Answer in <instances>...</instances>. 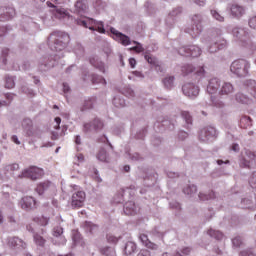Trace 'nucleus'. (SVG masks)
<instances>
[{
	"mask_svg": "<svg viewBox=\"0 0 256 256\" xmlns=\"http://www.w3.org/2000/svg\"><path fill=\"white\" fill-rule=\"evenodd\" d=\"M26 93H28L30 95V97H35V92H33V90H27Z\"/></svg>",
	"mask_w": 256,
	"mask_h": 256,
	"instance_id": "774afa93",
	"label": "nucleus"
},
{
	"mask_svg": "<svg viewBox=\"0 0 256 256\" xmlns=\"http://www.w3.org/2000/svg\"><path fill=\"white\" fill-rule=\"evenodd\" d=\"M235 91L233 84L229 82H223L219 89V95H231Z\"/></svg>",
	"mask_w": 256,
	"mask_h": 256,
	"instance_id": "6ab92c4d",
	"label": "nucleus"
},
{
	"mask_svg": "<svg viewBox=\"0 0 256 256\" xmlns=\"http://www.w3.org/2000/svg\"><path fill=\"white\" fill-rule=\"evenodd\" d=\"M178 53L183 57H200L201 48L199 46L191 45L179 48Z\"/></svg>",
	"mask_w": 256,
	"mask_h": 256,
	"instance_id": "0eeeda50",
	"label": "nucleus"
},
{
	"mask_svg": "<svg viewBox=\"0 0 256 256\" xmlns=\"http://www.w3.org/2000/svg\"><path fill=\"white\" fill-rule=\"evenodd\" d=\"M173 81H175V77H173V76L166 77L163 80V83H164V86L166 87V89H171V87H173Z\"/></svg>",
	"mask_w": 256,
	"mask_h": 256,
	"instance_id": "58836bf2",
	"label": "nucleus"
},
{
	"mask_svg": "<svg viewBox=\"0 0 256 256\" xmlns=\"http://www.w3.org/2000/svg\"><path fill=\"white\" fill-rule=\"evenodd\" d=\"M105 124L99 118H94L92 121L84 124V131H101Z\"/></svg>",
	"mask_w": 256,
	"mask_h": 256,
	"instance_id": "1a4fd4ad",
	"label": "nucleus"
},
{
	"mask_svg": "<svg viewBox=\"0 0 256 256\" xmlns=\"http://www.w3.org/2000/svg\"><path fill=\"white\" fill-rule=\"evenodd\" d=\"M250 69L251 63L245 59L235 60L230 65V71L233 75H236V77H247Z\"/></svg>",
	"mask_w": 256,
	"mask_h": 256,
	"instance_id": "f257e3e1",
	"label": "nucleus"
},
{
	"mask_svg": "<svg viewBox=\"0 0 256 256\" xmlns=\"http://www.w3.org/2000/svg\"><path fill=\"white\" fill-rule=\"evenodd\" d=\"M11 19V16H3L0 18V21H9Z\"/></svg>",
	"mask_w": 256,
	"mask_h": 256,
	"instance_id": "338daca9",
	"label": "nucleus"
},
{
	"mask_svg": "<svg viewBox=\"0 0 256 256\" xmlns=\"http://www.w3.org/2000/svg\"><path fill=\"white\" fill-rule=\"evenodd\" d=\"M232 151H235V152L239 151V144H233Z\"/></svg>",
	"mask_w": 256,
	"mask_h": 256,
	"instance_id": "e2e57ef3",
	"label": "nucleus"
},
{
	"mask_svg": "<svg viewBox=\"0 0 256 256\" xmlns=\"http://www.w3.org/2000/svg\"><path fill=\"white\" fill-rule=\"evenodd\" d=\"M129 65L132 69H135V66L137 65V60H135V58H130Z\"/></svg>",
	"mask_w": 256,
	"mask_h": 256,
	"instance_id": "864d4df0",
	"label": "nucleus"
},
{
	"mask_svg": "<svg viewBox=\"0 0 256 256\" xmlns=\"http://www.w3.org/2000/svg\"><path fill=\"white\" fill-rule=\"evenodd\" d=\"M232 34L234 37H236V39H241V36L245 35V30H243L241 28H234L232 30Z\"/></svg>",
	"mask_w": 256,
	"mask_h": 256,
	"instance_id": "a19ab883",
	"label": "nucleus"
},
{
	"mask_svg": "<svg viewBox=\"0 0 256 256\" xmlns=\"http://www.w3.org/2000/svg\"><path fill=\"white\" fill-rule=\"evenodd\" d=\"M9 55V49L5 48L2 50V61L3 64L5 65L7 63V56Z\"/></svg>",
	"mask_w": 256,
	"mask_h": 256,
	"instance_id": "de8ad7c7",
	"label": "nucleus"
},
{
	"mask_svg": "<svg viewBox=\"0 0 256 256\" xmlns=\"http://www.w3.org/2000/svg\"><path fill=\"white\" fill-rule=\"evenodd\" d=\"M63 91L64 93H69V85L67 83H63Z\"/></svg>",
	"mask_w": 256,
	"mask_h": 256,
	"instance_id": "bf43d9fd",
	"label": "nucleus"
},
{
	"mask_svg": "<svg viewBox=\"0 0 256 256\" xmlns=\"http://www.w3.org/2000/svg\"><path fill=\"white\" fill-rule=\"evenodd\" d=\"M183 193H185V195H193V193H197V186L188 185L183 189Z\"/></svg>",
	"mask_w": 256,
	"mask_h": 256,
	"instance_id": "c9c22d12",
	"label": "nucleus"
},
{
	"mask_svg": "<svg viewBox=\"0 0 256 256\" xmlns=\"http://www.w3.org/2000/svg\"><path fill=\"white\" fill-rule=\"evenodd\" d=\"M106 239L108 243H114V244L118 243L119 241V238H117L116 236H113L112 234H107Z\"/></svg>",
	"mask_w": 256,
	"mask_h": 256,
	"instance_id": "a18cd8bd",
	"label": "nucleus"
},
{
	"mask_svg": "<svg viewBox=\"0 0 256 256\" xmlns=\"http://www.w3.org/2000/svg\"><path fill=\"white\" fill-rule=\"evenodd\" d=\"M97 160L102 161V163H107L109 161V155H107V151L101 148L97 154Z\"/></svg>",
	"mask_w": 256,
	"mask_h": 256,
	"instance_id": "c756f323",
	"label": "nucleus"
},
{
	"mask_svg": "<svg viewBox=\"0 0 256 256\" xmlns=\"http://www.w3.org/2000/svg\"><path fill=\"white\" fill-rule=\"evenodd\" d=\"M34 242L36 243V245H39V247H43L45 245V238H43V236L39 235V234H35L34 235Z\"/></svg>",
	"mask_w": 256,
	"mask_h": 256,
	"instance_id": "e433bc0d",
	"label": "nucleus"
},
{
	"mask_svg": "<svg viewBox=\"0 0 256 256\" xmlns=\"http://www.w3.org/2000/svg\"><path fill=\"white\" fill-rule=\"evenodd\" d=\"M52 16L55 19H67V17H69V12H67V10H65V8H54L51 10Z\"/></svg>",
	"mask_w": 256,
	"mask_h": 256,
	"instance_id": "f3484780",
	"label": "nucleus"
},
{
	"mask_svg": "<svg viewBox=\"0 0 256 256\" xmlns=\"http://www.w3.org/2000/svg\"><path fill=\"white\" fill-rule=\"evenodd\" d=\"M240 256H255L250 250L243 251L240 253Z\"/></svg>",
	"mask_w": 256,
	"mask_h": 256,
	"instance_id": "6e6d98bb",
	"label": "nucleus"
},
{
	"mask_svg": "<svg viewBox=\"0 0 256 256\" xmlns=\"http://www.w3.org/2000/svg\"><path fill=\"white\" fill-rule=\"evenodd\" d=\"M208 235H210V237H214V239H217L218 241L223 238V233L218 230L210 229L208 230Z\"/></svg>",
	"mask_w": 256,
	"mask_h": 256,
	"instance_id": "f704fd0d",
	"label": "nucleus"
},
{
	"mask_svg": "<svg viewBox=\"0 0 256 256\" xmlns=\"http://www.w3.org/2000/svg\"><path fill=\"white\" fill-rule=\"evenodd\" d=\"M137 256H151V252L149 250H141Z\"/></svg>",
	"mask_w": 256,
	"mask_h": 256,
	"instance_id": "603ef678",
	"label": "nucleus"
},
{
	"mask_svg": "<svg viewBox=\"0 0 256 256\" xmlns=\"http://www.w3.org/2000/svg\"><path fill=\"white\" fill-rule=\"evenodd\" d=\"M215 135H217V131L214 127L209 126L200 131L199 139L201 141H207L211 139V137H215Z\"/></svg>",
	"mask_w": 256,
	"mask_h": 256,
	"instance_id": "f8f14e48",
	"label": "nucleus"
},
{
	"mask_svg": "<svg viewBox=\"0 0 256 256\" xmlns=\"http://www.w3.org/2000/svg\"><path fill=\"white\" fill-rule=\"evenodd\" d=\"M75 143L76 145H81V136H76Z\"/></svg>",
	"mask_w": 256,
	"mask_h": 256,
	"instance_id": "0e129e2a",
	"label": "nucleus"
},
{
	"mask_svg": "<svg viewBox=\"0 0 256 256\" xmlns=\"http://www.w3.org/2000/svg\"><path fill=\"white\" fill-rule=\"evenodd\" d=\"M51 187V182L46 181L38 184L36 191L39 193V195H42L44 191H47Z\"/></svg>",
	"mask_w": 256,
	"mask_h": 256,
	"instance_id": "2f4dec72",
	"label": "nucleus"
},
{
	"mask_svg": "<svg viewBox=\"0 0 256 256\" xmlns=\"http://www.w3.org/2000/svg\"><path fill=\"white\" fill-rule=\"evenodd\" d=\"M182 253H183V255H189V253H191V248H184L182 250Z\"/></svg>",
	"mask_w": 256,
	"mask_h": 256,
	"instance_id": "052dcab7",
	"label": "nucleus"
},
{
	"mask_svg": "<svg viewBox=\"0 0 256 256\" xmlns=\"http://www.w3.org/2000/svg\"><path fill=\"white\" fill-rule=\"evenodd\" d=\"M182 117L183 119H185L188 125L193 123V118L191 117V114H189V112H182Z\"/></svg>",
	"mask_w": 256,
	"mask_h": 256,
	"instance_id": "c03bdc74",
	"label": "nucleus"
},
{
	"mask_svg": "<svg viewBox=\"0 0 256 256\" xmlns=\"http://www.w3.org/2000/svg\"><path fill=\"white\" fill-rule=\"evenodd\" d=\"M61 39L63 40H56V42L54 43V46L52 47L54 51H63V49H65L69 41V35L61 34Z\"/></svg>",
	"mask_w": 256,
	"mask_h": 256,
	"instance_id": "4468645a",
	"label": "nucleus"
},
{
	"mask_svg": "<svg viewBox=\"0 0 256 256\" xmlns=\"http://www.w3.org/2000/svg\"><path fill=\"white\" fill-rule=\"evenodd\" d=\"M8 245L9 247H15L16 249H25L27 247V244L18 237L9 238Z\"/></svg>",
	"mask_w": 256,
	"mask_h": 256,
	"instance_id": "a211bd4d",
	"label": "nucleus"
},
{
	"mask_svg": "<svg viewBox=\"0 0 256 256\" xmlns=\"http://www.w3.org/2000/svg\"><path fill=\"white\" fill-rule=\"evenodd\" d=\"M110 31L112 35H114V39L116 41H119V43H121L125 47H127V45H131V39L129 38V36L117 31L115 28H111Z\"/></svg>",
	"mask_w": 256,
	"mask_h": 256,
	"instance_id": "9d476101",
	"label": "nucleus"
},
{
	"mask_svg": "<svg viewBox=\"0 0 256 256\" xmlns=\"http://www.w3.org/2000/svg\"><path fill=\"white\" fill-rule=\"evenodd\" d=\"M232 243L234 247H241V244L243 243V241L241 240V237H236L232 240Z\"/></svg>",
	"mask_w": 256,
	"mask_h": 256,
	"instance_id": "09e8293b",
	"label": "nucleus"
},
{
	"mask_svg": "<svg viewBox=\"0 0 256 256\" xmlns=\"http://www.w3.org/2000/svg\"><path fill=\"white\" fill-rule=\"evenodd\" d=\"M63 235V229L61 227L54 228V237H60Z\"/></svg>",
	"mask_w": 256,
	"mask_h": 256,
	"instance_id": "8fccbe9b",
	"label": "nucleus"
},
{
	"mask_svg": "<svg viewBox=\"0 0 256 256\" xmlns=\"http://www.w3.org/2000/svg\"><path fill=\"white\" fill-rule=\"evenodd\" d=\"M195 3H196V5L203 7V5H205V0H195Z\"/></svg>",
	"mask_w": 256,
	"mask_h": 256,
	"instance_id": "13d9d810",
	"label": "nucleus"
},
{
	"mask_svg": "<svg viewBox=\"0 0 256 256\" xmlns=\"http://www.w3.org/2000/svg\"><path fill=\"white\" fill-rule=\"evenodd\" d=\"M90 64L96 69H99L102 73H105V64L102 61H99V57L92 56L90 58Z\"/></svg>",
	"mask_w": 256,
	"mask_h": 256,
	"instance_id": "aec40b11",
	"label": "nucleus"
},
{
	"mask_svg": "<svg viewBox=\"0 0 256 256\" xmlns=\"http://www.w3.org/2000/svg\"><path fill=\"white\" fill-rule=\"evenodd\" d=\"M182 74L183 75H189L190 73H193L196 77H199V79H203L207 75V71L205 70V65H191V64H186L182 66Z\"/></svg>",
	"mask_w": 256,
	"mask_h": 256,
	"instance_id": "f03ea898",
	"label": "nucleus"
},
{
	"mask_svg": "<svg viewBox=\"0 0 256 256\" xmlns=\"http://www.w3.org/2000/svg\"><path fill=\"white\" fill-rule=\"evenodd\" d=\"M134 47L130 48V51H135V53H143V51H145V48H143V46L141 45V43L137 42V41H133Z\"/></svg>",
	"mask_w": 256,
	"mask_h": 256,
	"instance_id": "4c0bfd02",
	"label": "nucleus"
},
{
	"mask_svg": "<svg viewBox=\"0 0 256 256\" xmlns=\"http://www.w3.org/2000/svg\"><path fill=\"white\" fill-rule=\"evenodd\" d=\"M199 199L201 201H209V199H215V192H211L210 194H203V193H200L199 194Z\"/></svg>",
	"mask_w": 256,
	"mask_h": 256,
	"instance_id": "ea45409f",
	"label": "nucleus"
},
{
	"mask_svg": "<svg viewBox=\"0 0 256 256\" xmlns=\"http://www.w3.org/2000/svg\"><path fill=\"white\" fill-rule=\"evenodd\" d=\"M85 199H87V195L85 191L79 190L72 194L71 197V207L72 209H81L85 205Z\"/></svg>",
	"mask_w": 256,
	"mask_h": 256,
	"instance_id": "423d86ee",
	"label": "nucleus"
},
{
	"mask_svg": "<svg viewBox=\"0 0 256 256\" xmlns=\"http://www.w3.org/2000/svg\"><path fill=\"white\" fill-rule=\"evenodd\" d=\"M251 85H253V90H252L250 93H251V95H253V97H255V99H256V83H255V81H252V82H251Z\"/></svg>",
	"mask_w": 256,
	"mask_h": 256,
	"instance_id": "5fc2aeb1",
	"label": "nucleus"
},
{
	"mask_svg": "<svg viewBox=\"0 0 256 256\" xmlns=\"http://www.w3.org/2000/svg\"><path fill=\"white\" fill-rule=\"evenodd\" d=\"M95 103V99L91 98L86 101H84L82 107L80 108L81 111H87L93 107V104Z\"/></svg>",
	"mask_w": 256,
	"mask_h": 256,
	"instance_id": "473e14b6",
	"label": "nucleus"
},
{
	"mask_svg": "<svg viewBox=\"0 0 256 256\" xmlns=\"http://www.w3.org/2000/svg\"><path fill=\"white\" fill-rule=\"evenodd\" d=\"M144 58L150 65H154V67H156V71L163 72V68L161 67V65H159L157 58L153 57L151 54H145Z\"/></svg>",
	"mask_w": 256,
	"mask_h": 256,
	"instance_id": "5701e85b",
	"label": "nucleus"
},
{
	"mask_svg": "<svg viewBox=\"0 0 256 256\" xmlns=\"http://www.w3.org/2000/svg\"><path fill=\"white\" fill-rule=\"evenodd\" d=\"M78 25L90 29V31H98V33H105V26L103 22L96 21L93 18H86L84 20H77Z\"/></svg>",
	"mask_w": 256,
	"mask_h": 256,
	"instance_id": "7ed1b4c3",
	"label": "nucleus"
},
{
	"mask_svg": "<svg viewBox=\"0 0 256 256\" xmlns=\"http://www.w3.org/2000/svg\"><path fill=\"white\" fill-rule=\"evenodd\" d=\"M140 241L147 247L148 249H157V244L149 241V237L147 234H141L140 235Z\"/></svg>",
	"mask_w": 256,
	"mask_h": 256,
	"instance_id": "393cba45",
	"label": "nucleus"
},
{
	"mask_svg": "<svg viewBox=\"0 0 256 256\" xmlns=\"http://www.w3.org/2000/svg\"><path fill=\"white\" fill-rule=\"evenodd\" d=\"M182 91L186 97H197V95H199V86H195L193 83H188L182 87Z\"/></svg>",
	"mask_w": 256,
	"mask_h": 256,
	"instance_id": "9b49d317",
	"label": "nucleus"
},
{
	"mask_svg": "<svg viewBox=\"0 0 256 256\" xmlns=\"http://www.w3.org/2000/svg\"><path fill=\"white\" fill-rule=\"evenodd\" d=\"M13 87H15V80L13 77H6L5 88L13 89Z\"/></svg>",
	"mask_w": 256,
	"mask_h": 256,
	"instance_id": "79ce46f5",
	"label": "nucleus"
},
{
	"mask_svg": "<svg viewBox=\"0 0 256 256\" xmlns=\"http://www.w3.org/2000/svg\"><path fill=\"white\" fill-rule=\"evenodd\" d=\"M55 121H56V123H57V126H55V129H59V125H61V118L56 117V118H55Z\"/></svg>",
	"mask_w": 256,
	"mask_h": 256,
	"instance_id": "680f3d73",
	"label": "nucleus"
},
{
	"mask_svg": "<svg viewBox=\"0 0 256 256\" xmlns=\"http://www.w3.org/2000/svg\"><path fill=\"white\" fill-rule=\"evenodd\" d=\"M221 89V81L218 78H212L207 86V93L213 95Z\"/></svg>",
	"mask_w": 256,
	"mask_h": 256,
	"instance_id": "ddd939ff",
	"label": "nucleus"
},
{
	"mask_svg": "<svg viewBox=\"0 0 256 256\" xmlns=\"http://www.w3.org/2000/svg\"><path fill=\"white\" fill-rule=\"evenodd\" d=\"M236 101L243 105H249V103H251V99L241 92L236 94Z\"/></svg>",
	"mask_w": 256,
	"mask_h": 256,
	"instance_id": "cd10ccee",
	"label": "nucleus"
},
{
	"mask_svg": "<svg viewBox=\"0 0 256 256\" xmlns=\"http://www.w3.org/2000/svg\"><path fill=\"white\" fill-rule=\"evenodd\" d=\"M135 251H137V244L131 241L127 242L124 248L125 255H131Z\"/></svg>",
	"mask_w": 256,
	"mask_h": 256,
	"instance_id": "bb28decb",
	"label": "nucleus"
},
{
	"mask_svg": "<svg viewBox=\"0 0 256 256\" xmlns=\"http://www.w3.org/2000/svg\"><path fill=\"white\" fill-rule=\"evenodd\" d=\"M256 164V152L246 150L243 159L240 161V167L251 169V165Z\"/></svg>",
	"mask_w": 256,
	"mask_h": 256,
	"instance_id": "6e6552de",
	"label": "nucleus"
},
{
	"mask_svg": "<svg viewBox=\"0 0 256 256\" xmlns=\"http://www.w3.org/2000/svg\"><path fill=\"white\" fill-rule=\"evenodd\" d=\"M49 216L42 215L41 217H36L33 219L34 223L41 225L42 227H47L49 225Z\"/></svg>",
	"mask_w": 256,
	"mask_h": 256,
	"instance_id": "c85d7f7f",
	"label": "nucleus"
},
{
	"mask_svg": "<svg viewBox=\"0 0 256 256\" xmlns=\"http://www.w3.org/2000/svg\"><path fill=\"white\" fill-rule=\"evenodd\" d=\"M86 227H87V229H89L90 233H93V231H95V229H97V225H94L90 222H86Z\"/></svg>",
	"mask_w": 256,
	"mask_h": 256,
	"instance_id": "3c124183",
	"label": "nucleus"
},
{
	"mask_svg": "<svg viewBox=\"0 0 256 256\" xmlns=\"http://www.w3.org/2000/svg\"><path fill=\"white\" fill-rule=\"evenodd\" d=\"M11 139L13 143H15L16 145H21V141H19V138L17 137V135H13Z\"/></svg>",
	"mask_w": 256,
	"mask_h": 256,
	"instance_id": "4d7b16f0",
	"label": "nucleus"
},
{
	"mask_svg": "<svg viewBox=\"0 0 256 256\" xmlns=\"http://www.w3.org/2000/svg\"><path fill=\"white\" fill-rule=\"evenodd\" d=\"M249 184H250V187H252L253 189H255L256 187V172H254L250 179H249Z\"/></svg>",
	"mask_w": 256,
	"mask_h": 256,
	"instance_id": "49530a36",
	"label": "nucleus"
},
{
	"mask_svg": "<svg viewBox=\"0 0 256 256\" xmlns=\"http://www.w3.org/2000/svg\"><path fill=\"white\" fill-rule=\"evenodd\" d=\"M20 205L23 209H34V207L37 205V202L35 201V198L31 196H25L21 199Z\"/></svg>",
	"mask_w": 256,
	"mask_h": 256,
	"instance_id": "2eb2a0df",
	"label": "nucleus"
},
{
	"mask_svg": "<svg viewBox=\"0 0 256 256\" xmlns=\"http://www.w3.org/2000/svg\"><path fill=\"white\" fill-rule=\"evenodd\" d=\"M231 13L233 17H243V15H245V8H243V6L234 4L231 6Z\"/></svg>",
	"mask_w": 256,
	"mask_h": 256,
	"instance_id": "4be33fe9",
	"label": "nucleus"
},
{
	"mask_svg": "<svg viewBox=\"0 0 256 256\" xmlns=\"http://www.w3.org/2000/svg\"><path fill=\"white\" fill-rule=\"evenodd\" d=\"M252 120L249 116H244L240 119V127L241 129H247V127H251Z\"/></svg>",
	"mask_w": 256,
	"mask_h": 256,
	"instance_id": "7c9ffc66",
	"label": "nucleus"
},
{
	"mask_svg": "<svg viewBox=\"0 0 256 256\" xmlns=\"http://www.w3.org/2000/svg\"><path fill=\"white\" fill-rule=\"evenodd\" d=\"M226 42L225 40L221 39V37H218L216 41H214L210 47L208 48L209 53H217L219 49H223L225 47Z\"/></svg>",
	"mask_w": 256,
	"mask_h": 256,
	"instance_id": "dca6fc26",
	"label": "nucleus"
},
{
	"mask_svg": "<svg viewBox=\"0 0 256 256\" xmlns=\"http://www.w3.org/2000/svg\"><path fill=\"white\" fill-rule=\"evenodd\" d=\"M124 213L125 215H135L137 213L135 203L132 201L126 202L124 205Z\"/></svg>",
	"mask_w": 256,
	"mask_h": 256,
	"instance_id": "b1692460",
	"label": "nucleus"
},
{
	"mask_svg": "<svg viewBox=\"0 0 256 256\" xmlns=\"http://www.w3.org/2000/svg\"><path fill=\"white\" fill-rule=\"evenodd\" d=\"M45 67H55V62H48L44 64Z\"/></svg>",
	"mask_w": 256,
	"mask_h": 256,
	"instance_id": "69168bd1",
	"label": "nucleus"
},
{
	"mask_svg": "<svg viewBox=\"0 0 256 256\" xmlns=\"http://www.w3.org/2000/svg\"><path fill=\"white\" fill-rule=\"evenodd\" d=\"M203 19L201 18V15H194L191 18L190 27L186 30L191 37H197V35H200L201 31H203V24H201Z\"/></svg>",
	"mask_w": 256,
	"mask_h": 256,
	"instance_id": "20e7f679",
	"label": "nucleus"
},
{
	"mask_svg": "<svg viewBox=\"0 0 256 256\" xmlns=\"http://www.w3.org/2000/svg\"><path fill=\"white\" fill-rule=\"evenodd\" d=\"M92 83L94 85L97 84H101V85H107V81L105 80V78H103L102 76L99 75H92Z\"/></svg>",
	"mask_w": 256,
	"mask_h": 256,
	"instance_id": "72a5a7b5",
	"label": "nucleus"
},
{
	"mask_svg": "<svg viewBox=\"0 0 256 256\" xmlns=\"http://www.w3.org/2000/svg\"><path fill=\"white\" fill-rule=\"evenodd\" d=\"M43 175H45L43 169L36 166L26 168L21 173L22 177H25L26 179H31L32 181H37V179H41Z\"/></svg>",
	"mask_w": 256,
	"mask_h": 256,
	"instance_id": "39448f33",
	"label": "nucleus"
},
{
	"mask_svg": "<svg viewBox=\"0 0 256 256\" xmlns=\"http://www.w3.org/2000/svg\"><path fill=\"white\" fill-rule=\"evenodd\" d=\"M211 15L216 19V21H219L220 23H223L225 21V17H223L217 10H211Z\"/></svg>",
	"mask_w": 256,
	"mask_h": 256,
	"instance_id": "37998d69",
	"label": "nucleus"
},
{
	"mask_svg": "<svg viewBox=\"0 0 256 256\" xmlns=\"http://www.w3.org/2000/svg\"><path fill=\"white\" fill-rule=\"evenodd\" d=\"M22 127L24 131H26V135L28 137H31V135H33V132L31 131L33 129V121H31V119L25 118L22 121Z\"/></svg>",
	"mask_w": 256,
	"mask_h": 256,
	"instance_id": "412c9836",
	"label": "nucleus"
},
{
	"mask_svg": "<svg viewBox=\"0 0 256 256\" xmlns=\"http://www.w3.org/2000/svg\"><path fill=\"white\" fill-rule=\"evenodd\" d=\"M75 11L78 13H85L87 11V3H85V0L76 1Z\"/></svg>",
	"mask_w": 256,
	"mask_h": 256,
	"instance_id": "a878e982",
	"label": "nucleus"
}]
</instances>
